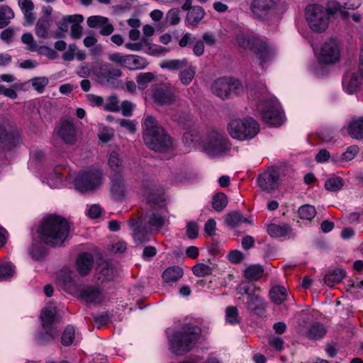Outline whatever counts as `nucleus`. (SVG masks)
Returning <instances> with one entry per match:
<instances>
[{"label":"nucleus","mask_w":363,"mask_h":363,"mask_svg":"<svg viewBox=\"0 0 363 363\" xmlns=\"http://www.w3.org/2000/svg\"><path fill=\"white\" fill-rule=\"evenodd\" d=\"M104 181L102 169L90 167L81 171L74 179L75 188L82 192H89L99 188Z\"/></svg>","instance_id":"7"},{"label":"nucleus","mask_w":363,"mask_h":363,"mask_svg":"<svg viewBox=\"0 0 363 363\" xmlns=\"http://www.w3.org/2000/svg\"><path fill=\"white\" fill-rule=\"evenodd\" d=\"M113 130L108 126H103L98 133L99 140L105 143L109 141L113 137Z\"/></svg>","instance_id":"62"},{"label":"nucleus","mask_w":363,"mask_h":363,"mask_svg":"<svg viewBox=\"0 0 363 363\" xmlns=\"http://www.w3.org/2000/svg\"><path fill=\"white\" fill-rule=\"evenodd\" d=\"M306 19L313 32L323 33L328 26L330 15L323 6L312 4L306 8Z\"/></svg>","instance_id":"8"},{"label":"nucleus","mask_w":363,"mask_h":363,"mask_svg":"<svg viewBox=\"0 0 363 363\" xmlns=\"http://www.w3.org/2000/svg\"><path fill=\"white\" fill-rule=\"evenodd\" d=\"M235 40L237 44L242 49L253 51L261 39L244 33H239L236 35Z\"/></svg>","instance_id":"24"},{"label":"nucleus","mask_w":363,"mask_h":363,"mask_svg":"<svg viewBox=\"0 0 363 363\" xmlns=\"http://www.w3.org/2000/svg\"><path fill=\"white\" fill-rule=\"evenodd\" d=\"M87 25L90 28H100V33L103 35H109L113 31V26L106 17L100 16H90L87 19Z\"/></svg>","instance_id":"20"},{"label":"nucleus","mask_w":363,"mask_h":363,"mask_svg":"<svg viewBox=\"0 0 363 363\" xmlns=\"http://www.w3.org/2000/svg\"><path fill=\"white\" fill-rule=\"evenodd\" d=\"M243 89L240 81L230 77H220L215 80L211 86L212 92L225 99L232 95H237Z\"/></svg>","instance_id":"10"},{"label":"nucleus","mask_w":363,"mask_h":363,"mask_svg":"<svg viewBox=\"0 0 363 363\" xmlns=\"http://www.w3.org/2000/svg\"><path fill=\"white\" fill-rule=\"evenodd\" d=\"M93 74L99 84L116 87L117 80L123 75V72L110 63L104 62L94 67Z\"/></svg>","instance_id":"9"},{"label":"nucleus","mask_w":363,"mask_h":363,"mask_svg":"<svg viewBox=\"0 0 363 363\" xmlns=\"http://www.w3.org/2000/svg\"><path fill=\"white\" fill-rule=\"evenodd\" d=\"M264 274V268L261 264H251L244 270V276L249 281H257Z\"/></svg>","instance_id":"33"},{"label":"nucleus","mask_w":363,"mask_h":363,"mask_svg":"<svg viewBox=\"0 0 363 363\" xmlns=\"http://www.w3.org/2000/svg\"><path fill=\"white\" fill-rule=\"evenodd\" d=\"M83 16L82 15H72L64 17L59 23V30L62 32H67L68 30L69 24L76 22H82Z\"/></svg>","instance_id":"48"},{"label":"nucleus","mask_w":363,"mask_h":363,"mask_svg":"<svg viewBox=\"0 0 363 363\" xmlns=\"http://www.w3.org/2000/svg\"><path fill=\"white\" fill-rule=\"evenodd\" d=\"M57 133L65 143L72 145L75 143L77 138V127L73 122L70 121H62Z\"/></svg>","instance_id":"19"},{"label":"nucleus","mask_w":363,"mask_h":363,"mask_svg":"<svg viewBox=\"0 0 363 363\" xmlns=\"http://www.w3.org/2000/svg\"><path fill=\"white\" fill-rule=\"evenodd\" d=\"M94 69L90 63L84 62L77 68L76 73L81 78H87L93 74Z\"/></svg>","instance_id":"59"},{"label":"nucleus","mask_w":363,"mask_h":363,"mask_svg":"<svg viewBox=\"0 0 363 363\" xmlns=\"http://www.w3.org/2000/svg\"><path fill=\"white\" fill-rule=\"evenodd\" d=\"M118 123L121 128L128 130L130 133L136 132V122L130 119L121 118L117 120Z\"/></svg>","instance_id":"63"},{"label":"nucleus","mask_w":363,"mask_h":363,"mask_svg":"<svg viewBox=\"0 0 363 363\" xmlns=\"http://www.w3.org/2000/svg\"><path fill=\"white\" fill-rule=\"evenodd\" d=\"M94 266V257L91 253L83 252L78 255L76 268L81 276H86L91 271Z\"/></svg>","instance_id":"21"},{"label":"nucleus","mask_w":363,"mask_h":363,"mask_svg":"<svg viewBox=\"0 0 363 363\" xmlns=\"http://www.w3.org/2000/svg\"><path fill=\"white\" fill-rule=\"evenodd\" d=\"M237 293L247 295V309L255 315L263 316L267 307V303L259 294L260 289L253 284L242 282L236 288Z\"/></svg>","instance_id":"6"},{"label":"nucleus","mask_w":363,"mask_h":363,"mask_svg":"<svg viewBox=\"0 0 363 363\" xmlns=\"http://www.w3.org/2000/svg\"><path fill=\"white\" fill-rule=\"evenodd\" d=\"M23 142L22 133L16 128H13L9 123H8L6 128V134L3 137L2 141L0 144L4 145V147L8 150H11L20 145Z\"/></svg>","instance_id":"18"},{"label":"nucleus","mask_w":363,"mask_h":363,"mask_svg":"<svg viewBox=\"0 0 363 363\" xmlns=\"http://www.w3.org/2000/svg\"><path fill=\"white\" fill-rule=\"evenodd\" d=\"M347 133L353 139H363V117L351 119L347 125Z\"/></svg>","instance_id":"26"},{"label":"nucleus","mask_w":363,"mask_h":363,"mask_svg":"<svg viewBox=\"0 0 363 363\" xmlns=\"http://www.w3.org/2000/svg\"><path fill=\"white\" fill-rule=\"evenodd\" d=\"M45 332L40 333L36 338L37 344L40 345H45L52 342L59 335V330L55 327H49L43 328Z\"/></svg>","instance_id":"27"},{"label":"nucleus","mask_w":363,"mask_h":363,"mask_svg":"<svg viewBox=\"0 0 363 363\" xmlns=\"http://www.w3.org/2000/svg\"><path fill=\"white\" fill-rule=\"evenodd\" d=\"M80 296L84 301L89 303H100L104 299L101 291L94 287L85 289L81 292Z\"/></svg>","instance_id":"28"},{"label":"nucleus","mask_w":363,"mask_h":363,"mask_svg":"<svg viewBox=\"0 0 363 363\" xmlns=\"http://www.w3.org/2000/svg\"><path fill=\"white\" fill-rule=\"evenodd\" d=\"M155 75L152 72L140 73L136 77V82L138 88L144 90L148 86V84L155 79Z\"/></svg>","instance_id":"47"},{"label":"nucleus","mask_w":363,"mask_h":363,"mask_svg":"<svg viewBox=\"0 0 363 363\" xmlns=\"http://www.w3.org/2000/svg\"><path fill=\"white\" fill-rule=\"evenodd\" d=\"M152 91L154 101L160 106H170L176 103L178 99L171 87L167 84H157Z\"/></svg>","instance_id":"13"},{"label":"nucleus","mask_w":363,"mask_h":363,"mask_svg":"<svg viewBox=\"0 0 363 363\" xmlns=\"http://www.w3.org/2000/svg\"><path fill=\"white\" fill-rule=\"evenodd\" d=\"M247 219L245 218L239 211H235L226 215L225 223L228 225L235 227L242 223H247Z\"/></svg>","instance_id":"46"},{"label":"nucleus","mask_w":363,"mask_h":363,"mask_svg":"<svg viewBox=\"0 0 363 363\" xmlns=\"http://www.w3.org/2000/svg\"><path fill=\"white\" fill-rule=\"evenodd\" d=\"M143 140L151 150L165 152L172 147V140L165 130L159 125L152 116H147L143 122Z\"/></svg>","instance_id":"3"},{"label":"nucleus","mask_w":363,"mask_h":363,"mask_svg":"<svg viewBox=\"0 0 363 363\" xmlns=\"http://www.w3.org/2000/svg\"><path fill=\"white\" fill-rule=\"evenodd\" d=\"M345 277V272L342 269H336L329 272L324 278L325 283L328 286H333L340 283Z\"/></svg>","instance_id":"40"},{"label":"nucleus","mask_w":363,"mask_h":363,"mask_svg":"<svg viewBox=\"0 0 363 363\" xmlns=\"http://www.w3.org/2000/svg\"><path fill=\"white\" fill-rule=\"evenodd\" d=\"M13 18L14 12L9 6H0V29L6 27Z\"/></svg>","instance_id":"44"},{"label":"nucleus","mask_w":363,"mask_h":363,"mask_svg":"<svg viewBox=\"0 0 363 363\" xmlns=\"http://www.w3.org/2000/svg\"><path fill=\"white\" fill-rule=\"evenodd\" d=\"M203 146L207 154L220 156L230 150V142L223 134L212 131L203 140Z\"/></svg>","instance_id":"11"},{"label":"nucleus","mask_w":363,"mask_h":363,"mask_svg":"<svg viewBox=\"0 0 363 363\" xmlns=\"http://www.w3.org/2000/svg\"><path fill=\"white\" fill-rule=\"evenodd\" d=\"M248 94L252 99L259 101L257 108L265 123L272 126H279L283 123V114L279 105L273 101H265L268 92L264 84L250 88Z\"/></svg>","instance_id":"2"},{"label":"nucleus","mask_w":363,"mask_h":363,"mask_svg":"<svg viewBox=\"0 0 363 363\" xmlns=\"http://www.w3.org/2000/svg\"><path fill=\"white\" fill-rule=\"evenodd\" d=\"M18 4L23 13L26 24L32 25L36 18L33 13L35 5L32 0H18Z\"/></svg>","instance_id":"25"},{"label":"nucleus","mask_w":363,"mask_h":363,"mask_svg":"<svg viewBox=\"0 0 363 363\" xmlns=\"http://www.w3.org/2000/svg\"><path fill=\"white\" fill-rule=\"evenodd\" d=\"M147 202L150 204L164 207L166 206V199L162 193L151 192L147 198Z\"/></svg>","instance_id":"55"},{"label":"nucleus","mask_w":363,"mask_h":363,"mask_svg":"<svg viewBox=\"0 0 363 363\" xmlns=\"http://www.w3.org/2000/svg\"><path fill=\"white\" fill-rule=\"evenodd\" d=\"M286 289L281 286H273L269 291V296L272 301L277 304H281L286 298Z\"/></svg>","instance_id":"38"},{"label":"nucleus","mask_w":363,"mask_h":363,"mask_svg":"<svg viewBox=\"0 0 363 363\" xmlns=\"http://www.w3.org/2000/svg\"><path fill=\"white\" fill-rule=\"evenodd\" d=\"M50 29V21L48 18H40L38 20L35 32V35L40 38H48Z\"/></svg>","instance_id":"42"},{"label":"nucleus","mask_w":363,"mask_h":363,"mask_svg":"<svg viewBox=\"0 0 363 363\" xmlns=\"http://www.w3.org/2000/svg\"><path fill=\"white\" fill-rule=\"evenodd\" d=\"M327 333L325 325L320 323L315 322L311 324L306 332V336L311 340L323 338Z\"/></svg>","instance_id":"31"},{"label":"nucleus","mask_w":363,"mask_h":363,"mask_svg":"<svg viewBox=\"0 0 363 363\" xmlns=\"http://www.w3.org/2000/svg\"><path fill=\"white\" fill-rule=\"evenodd\" d=\"M108 164L111 174H121L123 170V161L118 151H112L108 157Z\"/></svg>","instance_id":"29"},{"label":"nucleus","mask_w":363,"mask_h":363,"mask_svg":"<svg viewBox=\"0 0 363 363\" xmlns=\"http://www.w3.org/2000/svg\"><path fill=\"white\" fill-rule=\"evenodd\" d=\"M278 6V0H253L250 9L258 18L265 21L277 11Z\"/></svg>","instance_id":"12"},{"label":"nucleus","mask_w":363,"mask_h":363,"mask_svg":"<svg viewBox=\"0 0 363 363\" xmlns=\"http://www.w3.org/2000/svg\"><path fill=\"white\" fill-rule=\"evenodd\" d=\"M70 229L68 221L55 214L45 217L38 229L41 242L52 247H61L67 239Z\"/></svg>","instance_id":"1"},{"label":"nucleus","mask_w":363,"mask_h":363,"mask_svg":"<svg viewBox=\"0 0 363 363\" xmlns=\"http://www.w3.org/2000/svg\"><path fill=\"white\" fill-rule=\"evenodd\" d=\"M14 274V267L10 262H0V280L11 277Z\"/></svg>","instance_id":"56"},{"label":"nucleus","mask_w":363,"mask_h":363,"mask_svg":"<svg viewBox=\"0 0 363 363\" xmlns=\"http://www.w3.org/2000/svg\"><path fill=\"white\" fill-rule=\"evenodd\" d=\"M229 135L238 140H248L255 138L259 132V123L252 118L232 119L228 124Z\"/></svg>","instance_id":"5"},{"label":"nucleus","mask_w":363,"mask_h":363,"mask_svg":"<svg viewBox=\"0 0 363 363\" xmlns=\"http://www.w3.org/2000/svg\"><path fill=\"white\" fill-rule=\"evenodd\" d=\"M184 143L191 147L195 145V143L199 140V132L195 130H190L184 133L182 138Z\"/></svg>","instance_id":"53"},{"label":"nucleus","mask_w":363,"mask_h":363,"mask_svg":"<svg viewBox=\"0 0 363 363\" xmlns=\"http://www.w3.org/2000/svg\"><path fill=\"white\" fill-rule=\"evenodd\" d=\"M279 172L274 169L263 172L257 179L259 186L267 192L276 189L279 186Z\"/></svg>","instance_id":"15"},{"label":"nucleus","mask_w":363,"mask_h":363,"mask_svg":"<svg viewBox=\"0 0 363 363\" xmlns=\"http://www.w3.org/2000/svg\"><path fill=\"white\" fill-rule=\"evenodd\" d=\"M253 52L258 60L259 65L262 67L265 64L272 62L276 54L275 49L262 39L257 45Z\"/></svg>","instance_id":"17"},{"label":"nucleus","mask_w":363,"mask_h":363,"mask_svg":"<svg viewBox=\"0 0 363 363\" xmlns=\"http://www.w3.org/2000/svg\"><path fill=\"white\" fill-rule=\"evenodd\" d=\"M188 62V60L186 58L182 60H166L160 64V67L169 71L181 70L187 66Z\"/></svg>","instance_id":"37"},{"label":"nucleus","mask_w":363,"mask_h":363,"mask_svg":"<svg viewBox=\"0 0 363 363\" xmlns=\"http://www.w3.org/2000/svg\"><path fill=\"white\" fill-rule=\"evenodd\" d=\"M193 273L198 277H203L212 274V268L203 263H198L192 268Z\"/></svg>","instance_id":"57"},{"label":"nucleus","mask_w":363,"mask_h":363,"mask_svg":"<svg viewBox=\"0 0 363 363\" xmlns=\"http://www.w3.org/2000/svg\"><path fill=\"white\" fill-rule=\"evenodd\" d=\"M56 313V308L52 306L46 307L43 310L40 315L43 328L53 327Z\"/></svg>","instance_id":"36"},{"label":"nucleus","mask_w":363,"mask_h":363,"mask_svg":"<svg viewBox=\"0 0 363 363\" xmlns=\"http://www.w3.org/2000/svg\"><path fill=\"white\" fill-rule=\"evenodd\" d=\"M196 72V67L188 63L187 66L179 72V77L181 83L185 86L189 85L195 77Z\"/></svg>","instance_id":"39"},{"label":"nucleus","mask_w":363,"mask_h":363,"mask_svg":"<svg viewBox=\"0 0 363 363\" xmlns=\"http://www.w3.org/2000/svg\"><path fill=\"white\" fill-rule=\"evenodd\" d=\"M201 335V329L194 325H186L174 333L169 339L170 349L177 355H184L191 350Z\"/></svg>","instance_id":"4"},{"label":"nucleus","mask_w":363,"mask_h":363,"mask_svg":"<svg viewBox=\"0 0 363 363\" xmlns=\"http://www.w3.org/2000/svg\"><path fill=\"white\" fill-rule=\"evenodd\" d=\"M21 41L27 45L26 49L30 52L36 51L38 43L35 41L33 36L30 33H26L21 36Z\"/></svg>","instance_id":"61"},{"label":"nucleus","mask_w":363,"mask_h":363,"mask_svg":"<svg viewBox=\"0 0 363 363\" xmlns=\"http://www.w3.org/2000/svg\"><path fill=\"white\" fill-rule=\"evenodd\" d=\"M345 182L342 177L333 175L325 182V189L331 192L340 191L344 186Z\"/></svg>","instance_id":"43"},{"label":"nucleus","mask_w":363,"mask_h":363,"mask_svg":"<svg viewBox=\"0 0 363 363\" xmlns=\"http://www.w3.org/2000/svg\"><path fill=\"white\" fill-rule=\"evenodd\" d=\"M238 310L235 306H229L225 310L226 321L230 324L239 323L240 318H239Z\"/></svg>","instance_id":"58"},{"label":"nucleus","mask_w":363,"mask_h":363,"mask_svg":"<svg viewBox=\"0 0 363 363\" xmlns=\"http://www.w3.org/2000/svg\"><path fill=\"white\" fill-rule=\"evenodd\" d=\"M29 82L37 92L41 94L44 91L45 86L48 84L49 79L46 77H37L30 79Z\"/></svg>","instance_id":"50"},{"label":"nucleus","mask_w":363,"mask_h":363,"mask_svg":"<svg viewBox=\"0 0 363 363\" xmlns=\"http://www.w3.org/2000/svg\"><path fill=\"white\" fill-rule=\"evenodd\" d=\"M291 228L286 224L277 225L272 223L269 225L267 228V232L272 238L286 236L291 232Z\"/></svg>","instance_id":"41"},{"label":"nucleus","mask_w":363,"mask_h":363,"mask_svg":"<svg viewBox=\"0 0 363 363\" xmlns=\"http://www.w3.org/2000/svg\"><path fill=\"white\" fill-rule=\"evenodd\" d=\"M143 220L145 224L148 225L150 230L160 231L167 219L160 213L150 212L145 216Z\"/></svg>","instance_id":"22"},{"label":"nucleus","mask_w":363,"mask_h":363,"mask_svg":"<svg viewBox=\"0 0 363 363\" xmlns=\"http://www.w3.org/2000/svg\"><path fill=\"white\" fill-rule=\"evenodd\" d=\"M183 276V270L178 266L167 268L162 274V279L166 283L177 281Z\"/></svg>","instance_id":"34"},{"label":"nucleus","mask_w":363,"mask_h":363,"mask_svg":"<svg viewBox=\"0 0 363 363\" xmlns=\"http://www.w3.org/2000/svg\"><path fill=\"white\" fill-rule=\"evenodd\" d=\"M340 57V51L337 42L334 39L325 41L320 49L318 61L322 64H333Z\"/></svg>","instance_id":"14"},{"label":"nucleus","mask_w":363,"mask_h":363,"mask_svg":"<svg viewBox=\"0 0 363 363\" xmlns=\"http://www.w3.org/2000/svg\"><path fill=\"white\" fill-rule=\"evenodd\" d=\"M179 11L178 9H170L167 14V22L170 25H177L180 21L179 16Z\"/></svg>","instance_id":"64"},{"label":"nucleus","mask_w":363,"mask_h":363,"mask_svg":"<svg viewBox=\"0 0 363 363\" xmlns=\"http://www.w3.org/2000/svg\"><path fill=\"white\" fill-rule=\"evenodd\" d=\"M104 109L106 111L117 112L120 110L119 100L116 94L110 95L105 104Z\"/></svg>","instance_id":"54"},{"label":"nucleus","mask_w":363,"mask_h":363,"mask_svg":"<svg viewBox=\"0 0 363 363\" xmlns=\"http://www.w3.org/2000/svg\"><path fill=\"white\" fill-rule=\"evenodd\" d=\"M360 5L359 0H337L336 6L339 10L355 9Z\"/></svg>","instance_id":"60"},{"label":"nucleus","mask_w":363,"mask_h":363,"mask_svg":"<svg viewBox=\"0 0 363 363\" xmlns=\"http://www.w3.org/2000/svg\"><path fill=\"white\" fill-rule=\"evenodd\" d=\"M228 202L227 196L220 192L213 196L212 206L216 211L220 212L227 206Z\"/></svg>","instance_id":"45"},{"label":"nucleus","mask_w":363,"mask_h":363,"mask_svg":"<svg viewBox=\"0 0 363 363\" xmlns=\"http://www.w3.org/2000/svg\"><path fill=\"white\" fill-rule=\"evenodd\" d=\"M134 239L137 244H143L150 240V233L152 230H145L140 227L135 228L134 229Z\"/></svg>","instance_id":"49"},{"label":"nucleus","mask_w":363,"mask_h":363,"mask_svg":"<svg viewBox=\"0 0 363 363\" xmlns=\"http://www.w3.org/2000/svg\"><path fill=\"white\" fill-rule=\"evenodd\" d=\"M97 279L104 282L106 280L111 279L115 274V269L110 262L101 260L99 262L96 267Z\"/></svg>","instance_id":"23"},{"label":"nucleus","mask_w":363,"mask_h":363,"mask_svg":"<svg viewBox=\"0 0 363 363\" xmlns=\"http://www.w3.org/2000/svg\"><path fill=\"white\" fill-rule=\"evenodd\" d=\"M205 11L201 6H194L188 11L186 15V21L188 24L196 26L199 22L204 17Z\"/></svg>","instance_id":"35"},{"label":"nucleus","mask_w":363,"mask_h":363,"mask_svg":"<svg viewBox=\"0 0 363 363\" xmlns=\"http://www.w3.org/2000/svg\"><path fill=\"white\" fill-rule=\"evenodd\" d=\"M300 218L305 220H311L316 214V211L314 206L306 204L301 206L298 211Z\"/></svg>","instance_id":"51"},{"label":"nucleus","mask_w":363,"mask_h":363,"mask_svg":"<svg viewBox=\"0 0 363 363\" xmlns=\"http://www.w3.org/2000/svg\"><path fill=\"white\" fill-rule=\"evenodd\" d=\"M110 192L112 197L121 201L125 197L127 186L121 174H110Z\"/></svg>","instance_id":"16"},{"label":"nucleus","mask_w":363,"mask_h":363,"mask_svg":"<svg viewBox=\"0 0 363 363\" xmlns=\"http://www.w3.org/2000/svg\"><path fill=\"white\" fill-rule=\"evenodd\" d=\"M147 60L140 56L127 55L125 67L130 70L145 69L147 66Z\"/></svg>","instance_id":"30"},{"label":"nucleus","mask_w":363,"mask_h":363,"mask_svg":"<svg viewBox=\"0 0 363 363\" xmlns=\"http://www.w3.org/2000/svg\"><path fill=\"white\" fill-rule=\"evenodd\" d=\"M359 85V78L355 73L346 74L342 79L343 88L349 94L354 93Z\"/></svg>","instance_id":"32"},{"label":"nucleus","mask_w":363,"mask_h":363,"mask_svg":"<svg viewBox=\"0 0 363 363\" xmlns=\"http://www.w3.org/2000/svg\"><path fill=\"white\" fill-rule=\"evenodd\" d=\"M75 336V330L73 326L67 325L62 333L61 342L65 346H69L73 343Z\"/></svg>","instance_id":"52"}]
</instances>
